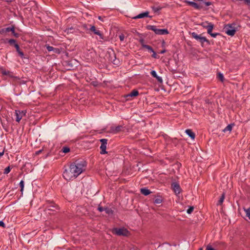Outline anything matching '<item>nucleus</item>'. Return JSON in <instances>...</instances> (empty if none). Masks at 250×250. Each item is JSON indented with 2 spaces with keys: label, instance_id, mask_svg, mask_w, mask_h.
<instances>
[{
  "label": "nucleus",
  "instance_id": "1",
  "mask_svg": "<svg viewBox=\"0 0 250 250\" xmlns=\"http://www.w3.org/2000/svg\"><path fill=\"white\" fill-rule=\"evenodd\" d=\"M85 167V161H76L66 167L63 173V176L66 180L75 179L84 170Z\"/></svg>",
  "mask_w": 250,
  "mask_h": 250
},
{
  "label": "nucleus",
  "instance_id": "52",
  "mask_svg": "<svg viewBox=\"0 0 250 250\" xmlns=\"http://www.w3.org/2000/svg\"><path fill=\"white\" fill-rule=\"evenodd\" d=\"M41 152V150H39V151H38L37 153L38 154V153H39Z\"/></svg>",
  "mask_w": 250,
  "mask_h": 250
},
{
  "label": "nucleus",
  "instance_id": "15",
  "mask_svg": "<svg viewBox=\"0 0 250 250\" xmlns=\"http://www.w3.org/2000/svg\"><path fill=\"white\" fill-rule=\"evenodd\" d=\"M1 72L2 75L8 76L10 78H14V74L13 72L9 71L8 70H6L5 69H2Z\"/></svg>",
  "mask_w": 250,
  "mask_h": 250
},
{
  "label": "nucleus",
  "instance_id": "47",
  "mask_svg": "<svg viewBox=\"0 0 250 250\" xmlns=\"http://www.w3.org/2000/svg\"><path fill=\"white\" fill-rule=\"evenodd\" d=\"M98 19H99V20H101L102 21H103V18L101 16L98 17Z\"/></svg>",
  "mask_w": 250,
  "mask_h": 250
},
{
  "label": "nucleus",
  "instance_id": "37",
  "mask_svg": "<svg viewBox=\"0 0 250 250\" xmlns=\"http://www.w3.org/2000/svg\"><path fill=\"white\" fill-rule=\"evenodd\" d=\"M8 42L11 45H12V44H14L15 45V43H16V40H14V39H10L8 41Z\"/></svg>",
  "mask_w": 250,
  "mask_h": 250
},
{
  "label": "nucleus",
  "instance_id": "24",
  "mask_svg": "<svg viewBox=\"0 0 250 250\" xmlns=\"http://www.w3.org/2000/svg\"><path fill=\"white\" fill-rule=\"evenodd\" d=\"M162 202H163L162 197L161 196H158V197H157V198H156L155 199L154 203L156 204H161Z\"/></svg>",
  "mask_w": 250,
  "mask_h": 250
},
{
  "label": "nucleus",
  "instance_id": "25",
  "mask_svg": "<svg viewBox=\"0 0 250 250\" xmlns=\"http://www.w3.org/2000/svg\"><path fill=\"white\" fill-rule=\"evenodd\" d=\"M142 45L143 48H145L147 49L150 52H153V51L154 50L153 49V48L150 46H149L148 45H146V44H144L142 43Z\"/></svg>",
  "mask_w": 250,
  "mask_h": 250
},
{
  "label": "nucleus",
  "instance_id": "8",
  "mask_svg": "<svg viewBox=\"0 0 250 250\" xmlns=\"http://www.w3.org/2000/svg\"><path fill=\"white\" fill-rule=\"evenodd\" d=\"M123 128L124 127L122 125L111 126L110 128L109 132L116 134L122 131Z\"/></svg>",
  "mask_w": 250,
  "mask_h": 250
},
{
  "label": "nucleus",
  "instance_id": "46",
  "mask_svg": "<svg viewBox=\"0 0 250 250\" xmlns=\"http://www.w3.org/2000/svg\"><path fill=\"white\" fill-rule=\"evenodd\" d=\"M14 46H15L16 49H18L20 47L19 45L17 43H15Z\"/></svg>",
  "mask_w": 250,
  "mask_h": 250
},
{
  "label": "nucleus",
  "instance_id": "45",
  "mask_svg": "<svg viewBox=\"0 0 250 250\" xmlns=\"http://www.w3.org/2000/svg\"><path fill=\"white\" fill-rule=\"evenodd\" d=\"M244 1L248 5L250 6V0H244Z\"/></svg>",
  "mask_w": 250,
  "mask_h": 250
},
{
  "label": "nucleus",
  "instance_id": "23",
  "mask_svg": "<svg viewBox=\"0 0 250 250\" xmlns=\"http://www.w3.org/2000/svg\"><path fill=\"white\" fill-rule=\"evenodd\" d=\"M139 95V92L137 90H132L130 93L127 95L129 97H136Z\"/></svg>",
  "mask_w": 250,
  "mask_h": 250
},
{
  "label": "nucleus",
  "instance_id": "18",
  "mask_svg": "<svg viewBox=\"0 0 250 250\" xmlns=\"http://www.w3.org/2000/svg\"><path fill=\"white\" fill-rule=\"evenodd\" d=\"M148 14H149V12H144V13H141L140 14H139L138 15L135 16V17L133 18V19H141V18H145V17H148Z\"/></svg>",
  "mask_w": 250,
  "mask_h": 250
},
{
  "label": "nucleus",
  "instance_id": "4",
  "mask_svg": "<svg viewBox=\"0 0 250 250\" xmlns=\"http://www.w3.org/2000/svg\"><path fill=\"white\" fill-rule=\"evenodd\" d=\"M113 232L114 234L119 236H126L129 234V232L127 229L124 228H115L113 230Z\"/></svg>",
  "mask_w": 250,
  "mask_h": 250
},
{
  "label": "nucleus",
  "instance_id": "32",
  "mask_svg": "<svg viewBox=\"0 0 250 250\" xmlns=\"http://www.w3.org/2000/svg\"><path fill=\"white\" fill-rule=\"evenodd\" d=\"M218 79L221 81V82H223L224 81V76L221 73H218Z\"/></svg>",
  "mask_w": 250,
  "mask_h": 250
},
{
  "label": "nucleus",
  "instance_id": "10",
  "mask_svg": "<svg viewBox=\"0 0 250 250\" xmlns=\"http://www.w3.org/2000/svg\"><path fill=\"white\" fill-rule=\"evenodd\" d=\"M89 26H90L89 30L93 32L95 34L99 36L100 37V39H103V36L102 34V33H101L100 30L97 29L96 28V27H95V26H94V25H90Z\"/></svg>",
  "mask_w": 250,
  "mask_h": 250
},
{
  "label": "nucleus",
  "instance_id": "26",
  "mask_svg": "<svg viewBox=\"0 0 250 250\" xmlns=\"http://www.w3.org/2000/svg\"><path fill=\"white\" fill-rule=\"evenodd\" d=\"M232 125H229L224 128V129L223 130V131L225 132L226 131L230 132L232 130Z\"/></svg>",
  "mask_w": 250,
  "mask_h": 250
},
{
  "label": "nucleus",
  "instance_id": "19",
  "mask_svg": "<svg viewBox=\"0 0 250 250\" xmlns=\"http://www.w3.org/2000/svg\"><path fill=\"white\" fill-rule=\"evenodd\" d=\"M185 132L192 139H194L195 134L191 129H186Z\"/></svg>",
  "mask_w": 250,
  "mask_h": 250
},
{
  "label": "nucleus",
  "instance_id": "34",
  "mask_svg": "<svg viewBox=\"0 0 250 250\" xmlns=\"http://www.w3.org/2000/svg\"><path fill=\"white\" fill-rule=\"evenodd\" d=\"M62 151L63 152L66 153L70 151V148L68 147H63Z\"/></svg>",
  "mask_w": 250,
  "mask_h": 250
},
{
  "label": "nucleus",
  "instance_id": "42",
  "mask_svg": "<svg viewBox=\"0 0 250 250\" xmlns=\"http://www.w3.org/2000/svg\"><path fill=\"white\" fill-rule=\"evenodd\" d=\"M104 208H104L102 207H99L98 208V210L100 211V212H102L103 211H104Z\"/></svg>",
  "mask_w": 250,
  "mask_h": 250
},
{
  "label": "nucleus",
  "instance_id": "51",
  "mask_svg": "<svg viewBox=\"0 0 250 250\" xmlns=\"http://www.w3.org/2000/svg\"><path fill=\"white\" fill-rule=\"evenodd\" d=\"M130 250H136V249H135V248H130Z\"/></svg>",
  "mask_w": 250,
  "mask_h": 250
},
{
  "label": "nucleus",
  "instance_id": "16",
  "mask_svg": "<svg viewBox=\"0 0 250 250\" xmlns=\"http://www.w3.org/2000/svg\"><path fill=\"white\" fill-rule=\"evenodd\" d=\"M186 2L189 5L194 7V8H195L196 9H199L201 8L200 6H199L197 3H196L194 1H186Z\"/></svg>",
  "mask_w": 250,
  "mask_h": 250
},
{
  "label": "nucleus",
  "instance_id": "3",
  "mask_svg": "<svg viewBox=\"0 0 250 250\" xmlns=\"http://www.w3.org/2000/svg\"><path fill=\"white\" fill-rule=\"evenodd\" d=\"M235 25V23L228 24L226 25L225 28L226 29V33L227 35L233 36L235 34L236 30L234 27Z\"/></svg>",
  "mask_w": 250,
  "mask_h": 250
},
{
  "label": "nucleus",
  "instance_id": "17",
  "mask_svg": "<svg viewBox=\"0 0 250 250\" xmlns=\"http://www.w3.org/2000/svg\"><path fill=\"white\" fill-rule=\"evenodd\" d=\"M214 26H210L208 28V30L207 32V33L209 34L212 37L215 38L217 35H219L220 33H212V29L213 28Z\"/></svg>",
  "mask_w": 250,
  "mask_h": 250
},
{
  "label": "nucleus",
  "instance_id": "53",
  "mask_svg": "<svg viewBox=\"0 0 250 250\" xmlns=\"http://www.w3.org/2000/svg\"><path fill=\"white\" fill-rule=\"evenodd\" d=\"M200 250H202V248L200 249Z\"/></svg>",
  "mask_w": 250,
  "mask_h": 250
},
{
  "label": "nucleus",
  "instance_id": "6",
  "mask_svg": "<svg viewBox=\"0 0 250 250\" xmlns=\"http://www.w3.org/2000/svg\"><path fill=\"white\" fill-rule=\"evenodd\" d=\"M100 141L101 143V145L100 146V153L101 154L107 153V152L106 151L107 140L106 139H102L100 140Z\"/></svg>",
  "mask_w": 250,
  "mask_h": 250
},
{
  "label": "nucleus",
  "instance_id": "33",
  "mask_svg": "<svg viewBox=\"0 0 250 250\" xmlns=\"http://www.w3.org/2000/svg\"><path fill=\"white\" fill-rule=\"evenodd\" d=\"M74 28L73 27H71L70 28H68L66 29V31L67 32V33H73L74 31Z\"/></svg>",
  "mask_w": 250,
  "mask_h": 250
},
{
  "label": "nucleus",
  "instance_id": "13",
  "mask_svg": "<svg viewBox=\"0 0 250 250\" xmlns=\"http://www.w3.org/2000/svg\"><path fill=\"white\" fill-rule=\"evenodd\" d=\"M150 74L151 75H152V76L155 78H156L157 80V81L160 83H163V79L162 78L160 77V76H158L157 74V73L155 71V70H152L151 72H150Z\"/></svg>",
  "mask_w": 250,
  "mask_h": 250
},
{
  "label": "nucleus",
  "instance_id": "44",
  "mask_svg": "<svg viewBox=\"0 0 250 250\" xmlns=\"http://www.w3.org/2000/svg\"><path fill=\"white\" fill-rule=\"evenodd\" d=\"M18 53H19V55L20 56V57L21 58H23V57H24V53H23V52L21 51L19 52H18Z\"/></svg>",
  "mask_w": 250,
  "mask_h": 250
},
{
  "label": "nucleus",
  "instance_id": "7",
  "mask_svg": "<svg viewBox=\"0 0 250 250\" xmlns=\"http://www.w3.org/2000/svg\"><path fill=\"white\" fill-rule=\"evenodd\" d=\"M15 113L16 116V121L17 122L19 123L21 120L22 119V118L23 116H25L26 111V110H16Z\"/></svg>",
  "mask_w": 250,
  "mask_h": 250
},
{
  "label": "nucleus",
  "instance_id": "28",
  "mask_svg": "<svg viewBox=\"0 0 250 250\" xmlns=\"http://www.w3.org/2000/svg\"><path fill=\"white\" fill-rule=\"evenodd\" d=\"M153 11L154 12L156 13L161 10L162 9V7L158 6H153L152 7Z\"/></svg>",
  "mask_w": 250,
  "mask_h": 250
},
{
  "label": "nucleus",
  "instance_id": "35",
  "mask_svg": "<svg viewBox=\"0 0 250 250\" xmlns=\"http://www.w3.org/2000/svg\"><path fill=\"white\" fill-rule=\"evenodd\" d=\"M19 185H20V187H21V192H22V191L23 190V188H24V182H23V181L21 180L20 182Z\"/></svg>",
  "mask_w": 250,
  "mask_h": 250
},
{
  "label": "nucleus",
  "instance_id": "9",
  "mask_svg": "<svg viewBox=\"0 0 250 250\" xmlns=\"http://www.w3.org/2000/svg\"><path fill=\"white\" fill-rule=\"evenodd\" d=\"M109 55L110 57L109 60L114 64L118 65L119 63V61L116 59L115 53L112 51V52H109Z\"/></svg>",
  "mask_w": 250,
  "mask_h": 250
},
{
  "label": "nucleus",
  "instance_id": "12",
  "mask_svg": "<svg viewBox=\"0 0 250 250\" xmlns=\"http://www.w3.org/2000/svg\"><path fill=\"white\" fill-rule=\"evenodd\" d=\"M58 206L54 203H50L46 208V210L47 211H55L58 209Z\"/></svg>",
  "mask_w": 250,
  "mask_h": 250
},
{
  "label": "nucleus",
  "instance_id": "2",
  "mask_svg": "<svg viewBox=\"0 0 250 250\" xmlns=\"http://www.w3.org/2000/svg\"><path fill=\"white\" fill-rule=\"evenodd\" d=\"M148 30H152L157 35H167L168 34V31L167 29H158L155 25H148L146 26Z\"/></svg>",
  "mask_w": 250,
  "mask_h": 250
},
{
  "label": "nucleus",
  "instance_id": "50",
  "mask_svg": "<svg viewBox=\"0 0 250 250\" xmlns=\"http://www.w3.org/2000/svg\"><path fill=\"white\" fill-rule=\"evenodd\" d=\"M16 51L18 52V53L21 51L20 47L18 49H16Z\"/></svg>",
  "mask_w": 250,
  "mask_h": 250
},
{
  "label": "nucleus",
  "instance_id": "43",
  "mask_svg": "<svg viewBox=\"0 0 250 250\" xmlns=\"http://www.w3.org/2000/svg\"><path fill=\"white\" fill-rule=\"evenodd\" d=\"M206 250H215L214 248H212L210 246H207Z\"/></svg>",
  "mask_w": 250,
  "mask_h": 250
},
{
  "label": "nucleus",
  "instance_id": "21",
  "mask_svg": "<svg viewBox=\"0 0 250 250\" xmlns=\"http://www.w3.org/2000/svg\"><path fill=\"white\" fill-rule=\"evenodd\" d=\"M201 25L205 28H206L207 29V31H208V28L209 27V26H214V25L211 23V22H203L202 24H201Z\"/></svg>",
  "mask_w": 250,
  "mask_h": 250
},
{
  "label": "nucleus",
  "instance_id": "49",
  "mask_svg": "<svg viewBox=\"0 0 250 250\" xmlns=\"http://www.w3.org/2000/svg\"><path fill=\"white\" fill-rule=\"evenodd\" d=\"M165 52H166V50H162L161 51V54H163V53H165Z\"/></svg>",
  "mask_w": 250,
  "mask_h": 250
},
{
  "label": "nucleus",
  "instance_id": "48",
  "mask_svg": "<svg viewBox=\"0 0 250 250\" xmlns=\"http://www.w3.org/2000/svg\"><path fill=\"white\" fill-rule=\"evenodd\" d=\"M206 5L207 6H209V5H210V2H206Z\"/></svg>",
  "mask_w": 250,
  "mask_h": 250
},
{
  "label": "nucleus",
  "instance_id": "36",
  "mask_svg": "<svg viewBox=\"0 0 250 250\" xmlns=\"http://www.w3.org/2000/svg\"><path fill=\"white\" fill-rule=\"evenodd\" d=\"M194 208L193 207H190L187 210V212L188 214H190L193 210Z\"/></svg>",
  "mask_w": 250,
  "mask_h": 250
},
{
  "label": "nucleus",
  "instance_id": "41",
  "mask_svg": "<svg viewBox=\"0 0 250 250\" xmlns=\"http://www.w3.org/2000/svg\"><path fill=\"white\" fill-rule=\"evenodd\" d=\"M0 227H2L3 228H5V225L2 221H0Z\"/></svg>",
  "mask_w": 250,
  "mask_h": 250
},
{
  "label": "nucleus",
  "instance_id": "38",
  "mask_svg": "<svg viewBox=\"0 0 250 250\" xmlns=\"http://www.w3.org/2000/svg\"><path fill=\"white\" fill-rule=\"evenodd\" d=\"M119 39L121 41H122V42L124 41V40L125 39V35L123 34H121L119 36Z\"/></svg>",
  "mask_w": 250,
  "mask_h": 250
},
{
  "label": "nucleus",
  "instance_id": "22",
  "mask_svg": "<svg viewBox=\"0 0 250 250\" xmlns=\"http://www.w3.org/2000/svg\"><path fill=\"white\" fill-rule=\"evenodd\" d=\"M141 193L142 194L146 196L149 195L151 193V191L146 188H143L141 189Z\"/></svg>",
  "mask_w": 250,
  "mask_h": 250
},
{
  "label": "nucleus",
  "instance_id": "14",
  "mask_svg": "<svg viewBox=\"0 0 250 250\" xmlns=\"http://www.w3.org/2000/svg\"><path fill=\"white\" fill-rule=\"evenodd\" d=\"M46 48L48 52L53 51V52L57 54H60L61 52L60 49L54 48L48 45H46Z\"/></svg>",
  "mask_w": 250,
  "mask_h": 250
},
{
  "label": "nucleus",
  "instance_id": "20",
  "mask_svg": "<svg viewBox=\"0 0 250 250\" xmlns=\"http://www.w3.org/2000/svg\"><path fill=\"white\" fill-rule=\"evenodd\" d=\"M6 31H7V32L11 31V33H12V34L14 35V36H15L16 37H18L19 36L18 34L15 33V28H14V27H13V26L6 28Z\"/></svg>",
  "mask_w": 250,
  "mask_h": 250
},
{
  "label": "nucleus",
  "instance_id": "29",
  "mask_svg": "<svg viewBox=\"0 0 250 250\" xmlns=\"http://www.w3.org/2000/svg\"><path fill=\"white\" fill-rule=\"evenodd\" d=\"M225 199V194L223 193L221 197L220 198V199L218 201V205H221Z\"/></svg>",
  "mask_w": 250,
  "mask_h": 250
},
{
  "label": "nucleus",
  "instance_id": "31",
  "mask_svg": "<svg viewBox=\"0 0 250 250\" xmlns=\"http://www.w3.org/2000/svg\"><path fill=\"white\" fill-rule=\"evenodd\" d=\"M11 169V168L10 167L8 166V167H7L6 168H5L4 171V174H7L9 173L10 172Z\"/></svg>",
  "mask_w": 250,
  "mask_h": 250
},
{
  "label": "nucleus",
  "instance_id": "11",
  "mask_svg": "<svg viewBox=\"0 0 250 250\" xmlns=\"http://www.w3.org/2000/svg\"><path fill=\"white\" fill-rule=\"evenodd\" d=\"M171 187L174 192L177 194L181 192V188L179 185L177 183H173L171 184Z\"/></svg>",
  "mask_w": 250,
  "mask_h": 250
},
{
  "label": "nucleus",
  "instance_id": "27",
  "mask_svg": "<svg viewBox=\"0 0 250 250\" xmlns=\"http://www.w3.org/2000/svg\"><path fill=\"white\" fill-rule=\"evenodd\" d=\"M104 211H105L106 213L111 215L113 213V211L111 208H104Z\"/></svg>",
  "mask_w": 250,
  "mask_h": 250
},
{
  "label": "nucleus",
  "instance_id": "39",
  "mask_svg": "<svg viewBox=\"0 0 250 250\" xmlns=\"http://www.w3.org/2000/svg\"><path fill=\"white\" fill-rule=\"evenodd\" d=\"M153 54L152 55V57L154 58H158L156 52L153 50V52H151Z\"/></svg>",
  "mask_w": 250,
  "mask_h": 250
},
{
  "label": "nucleus",
  "instance_id": "5",
  "mask_svg": "<svg viewBox=\"0 0 250 250\" xmlns=\"http://www.w3.org/2000/svg\"><path fill=\"white\" fill-rule=\"evenodd\" d=\"M191 36L192 38L197 41H199L202 44H203L205 42L209 43V41L206 39V38L202 37L201 35H199L195 32H192L191 33Z\"/></svg>",
  "mask_w": 250,
  "mask_h": 250
},
{
  "label": "nucleus",
  "instance_id": "30",
  "mask_svg": "<svg viewBox=\"0 0 250 250\" xmlns=\"http://www.w3.org/2000/svg\"><path fill=\"white\" fill-rule=\"evenodd\" d=\"M245 212L246 213V216L249 217V218L250 219V208H247V209H244Z\"/></svg>",
  "mask_w": 250,
  "mask_h": 250
},
{
  "label": "nucleus",
  "instance_id": "40",
  "mask_svg": "<svg viewBox=\"0 0 250 250\" xmlns=\"http://www.w3.org/2000/svg\"><path fill=\"white\" fill-rule=\"evenodd\" d=\"M82 28L84 30H88V28L87 24H84L82 25Z\"/></svg>",
  "mask_w": 250,
  "mask_h": 250
}]
</instances>
